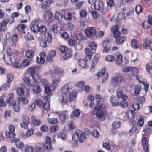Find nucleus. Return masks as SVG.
Masks as SVG:
<instances>
[{
	"mask_svg": "<svg viewBox=\"0 0 152 152\" xmlns=\"http://www.w3.org/2000/svg\"><path fill=\"white\" fill-rule=\"evenodd\" d=\"M105 107L104 105L97 104L93 111V114L96 115L99 119H104L106 113Z\"/></svg>",
	"mask_w": 152,
	"mask_h": 152,
	"instance_id": "f257e3e1",
	"label": "nucleus"
},
{
	"mask_svg": "<svg viewBox=\"0 0 152 152\" xmlns=\"http://www.w3.org/2000/svg\"><path fill=\"white\" fill-rule=\"evenodd\" d=\"M151 131L150 127H146L142 131V143L143 147V149L145 152H148V144L146 142V138L143 137L144 135L148 136L151 132Z\"/></svg>",
	"mask_w": 152,
	"mask_h": 152,
	"instance_id": "f03ea898",
	"label": "nucleus"
},
{
	"mask_svg": "<svg viewBox=\"0 0 152 152\" xmlns=\"http://www.w3.org/2000/svg\"><path fill=\"white\" fill-rule=\"evenodd\" d=\"M71 88H69L68 84L65 85L63 86L61 90L62 95L60 96L59 100L61 101L62 103L66 104L67 102V95L69 93V91Z\"/></svg>",
	"mask_w": 152,
	"mask_h": 152,
	"instance_id": "7ed1b4c3",
	"label": "nucleus"
},
{
	"mask_svg": "<svg viewBox=\"0 0 152 152\" xmlns=\"http://www.w3.org/2000/svg\"><path fill=\"white\" fill-rule=\"evenodd\" d=\"M54 114L59 115L58 118L62 123H65L69 118V113L67 111H64L61 112H56L53 113Z\"/></svg>",
	"mask_w": 152,
	"mask_h": 152,
	"instance_id": "20e7f679",
	"label": "nucleus"
},
{
	"mask_svg": "<svg viewBox=\"0 0 152 152\" xmlns=\"http://www.w3.org/2000/svg\"><path fill=\"white\" fill-rule=\"evenodd\" d=\"M106 71V68L105 67L103 68L100 71L98 72L96 74L97 76L98 77H102H102V82L103 83H105V82L108 78V74L107 73H105Z\"/></svg>",
	"mask_w": 152,
	"mask_h": 152,
	"instance_id": "39448f33",
	"label": "nucleus"
},
{
	"mask_svg": "<svg viewBox=\"0 0 152 152\" xmlns=\"http://www.w3.org/2000/svg\"><path fill=\"white\" fill-rule=\"evenodd\" d=\"M24 82L29 86H32L35 84L36 80L33 75H29L24 78Z\"/></svg>",
	"mask_w": 152,
	"mask_h": 152,
	"instance_id": "423d86ee",
	"label": "nucleus"
},
{
	"mask_svg": "<svg viewBox=\"0 0 152 152\" xmlns=\"http://www.w3.org/2000/svg\"><path fill=\"white\" fill-rule=\"evenodd\" d=\"M119 27L118 25H115L112 26L111 30L112 32L114 38H118L121 33L118 31Z\"/></svg>",
	"mask_w": 152,
	"mask_h": 152,
	"instance_id": "0eeeda50",
	"label": "nucleus"
},
{
	"mask_svg": "<svg viewBox=\"0 0 152 152\" xmlns=\"http://www.w3.org/2000/svg\"><path fill=\"white\" fill-rule=\"evenodd\" d=\"M85 33L88 37H90L93 34L97 33V31L94 27H88L85 30Z\"/></svg>",
	"mask_w": 152,
	"mask_h": 152,
	"instance_id": "6e6552de",
	"label": "nucleus"
},
{
	"mask_svg": "<svg viewBox=\"0 0 152 152\" xmlns=\"http://www.w3.org/2000/svg\"><path fill=\"white\" fill-rule=\"evenodd\" d=\"M50 96L49 95H47L45 96L44 97V99H46V102L43 103V108L44 110L48 111L50 109V100L49 98Z\"/></svg>",
	"mask_w": 152,
	"mask_h": 152,
	"instance_id": "1a4fd4ad",
	"label": "nucleus"
},
{
	"mask_svg": "<svg viewBox=\"0 0 152 152\" xmlns=\"http://www.w3.org/2000/svg\"><path fill=\"white\" fill-rule=\"evenodd\" d=\"M13 96L14 94L12 93H11L9 95L7 102L10 106L14 105L16 103V101L13 98Z\"/></svg>",
	"mask_w": 152,
	"mask_h": 152,
	"instance_id": "9d476101",
	"label": "nucleus"
},
{
	"mask_svg": "<svg viewBox=\"0 0 152 152\" xmlns=\"http://www.w3.org/2000/svg\"><path fill=\"white\" fill-rule=\"evenodd\" d=\"M109 43L108 39L103 41L102 44V46L103 48L102 52L104 53H107L110 51V48L107 46V44Z\"/></svg>",
	"mask_w": 152,
	"mask_h": 152,
	"instance_id": "9b49d317",
	"label": "nucleus"
},
{
	"mask_svg": "<svg viewBox=\"0 0 152 152\" xmlns=\"http://www.w3.org/2000/svg\"><path fill=\"white\" fill-rule=\"evenodd\" d=\"M81 131L79 130H77L72 133V140H77L79 138V135L81 134Z\"/></svg>",
	"mask_w": 152,
	"mask_h": 152,
	"instance_id": "f8f14e48",
	"label": "nucleus"
},
{
	"mask_svg": "<svg viewBox=\"0 0 152 152\" xmlns=\"http://www.w3.org/2000/svg\"><path fill=\"white\" fill-rule=\"evenodd\" d=\"M81 131L79 130H77L72 133V140H77L79 138V135L81 134Z\"/></svg>",
	"mask_w": 152,
	"mask_h": 152,
	"instance_id": "ddd939ff",
	"label": "nucleus"
},
{
	"mask_svg": "<svg viewBox=\"0 0 152 152\" xmlns=\"http://www.w3.org/2000/svg\"><path fill=\"white\" fill-rule=\"evenodd\" d=\"M122 80V79L120 76L113 77L111 78V83L113 85L115 83L118 84L121 83Z\"/></svg>",
	"mask_w": 152,
	"mask_h": 152,
	"instance_id": "4468645a",
	"label": "nucleus"
},
{
	"mask_svg": "<svg viewBox=\"0 0 152 152\" xmlns=\"http://www.w3.org/2000/svg\"><path fill=\"white\" fill-rule=\"evenodd\" d=\"M44 145L45 149L48 150L51 148V138L50 137L47 136L46 137L45 143Z\"/></svg>",
	"mask_w": 152,
	"mask_h": 152,
	"instance_id": "2eb2a0df",
	"label": "nucleus"
},
{
	"mask_svg": "<svg viewBox=\"0 0 152 152\" xmlns=\"http://www.w3.org/2000/svg\"><path fill=\"white\" fill-rule=\"evenodd\" d=\"M35 148L37 152H42L45 149V145L42 143L37 144Z\"/></svg>",
	"mask_w": 152,
	"mask_h": 152,
	"instance_id": "dca6fc26",
	"label": "nucleus"
},
{
	"mask_svg": "<svg viewBox=\"0 0 152 152\" xmlns=\"http://www.w3.org/2000/svg\"><path fill=\"white\" fill-rule=\"evenodd\" d=\"M8 23V19H3L0 23V30L4 31L6 29V27Z\"/></svg>",
	"mask_w": 152,
	"mask_h": 152,
	"instance_id": "f3484780",
	"label": "nucleus"
},
{
	"mask_svg": "<svg viewBox=\"0 0 152 152\" xmlns=\"http://www.w3.org/2000/svg\"><path fill=\"white\" fill-rule=\"evenodd\" d=\"M40 57L39 58L37 57L36 58L37 61V63L39 64H43L45 62L44 58L45 56V53H42L41 54H40Z\"/></svg>",
	"mask_w": 152,
	"mask_h": 152,
	"instance_id": "a211bd4d",
	"label": "nucleus"
},
{
	"mask_svg": "<svg viewBox=\"0 0 152 152\" xmlns=\"http://www.w3.org/2000/svg\"><path fill=\"white\" fill-rule=\"evenodd\" d=\"M116 97L115 96H112L110 97V102L112 106L115 107L119 105L118 102H116Z\"/></svg>",
	"mask_w": 152,
	"mask_h": 152,
	"instance_id": "6ab92c4d",
	"label": "nucleus"
},
{
	"mask_svg": "<svg viewBox=\"0 0 152 152\" xmlns=\"http://www.w3.org/2000/svg\"><path fill=\"white\" fill-rule=\"evenodd\" d=\"M79 65L81 67L86 69L88 68V66L86 64V62L83 59H79L78 61Z\"/></svg>",
	"mask_w": 152,
	"mask_h": 152,
	"instance_id": "aec40b11",
	"label": "nucleus"
},
{
	"mask_svg": "<svg viewBox=\"0 0 152 152\" xmlns=\"http://www.w3.org/2000/svg\"><path fill=\"white\" fill-rule=\"evenodd\" d=\"M76 93L75 91H73L69 93V98L70 102L74 101L77 97Z\"/></svg>",
	"mask_w": 152,
	"mask_h": 152,
	"instance_id": "412c9836",
	"label": "nucleus"
},
{
	"mask_svg": "<svg viewBox=\"0 0 152 152\" xmlns=\"http://www.w3.org/2000/svg\"><path fill=\"white\" fill-rule=\"evenodd\" d=\"M32 123L35 126H37L40 125L42 122L39 120H37L36 119L35 116H32Z\"/></svg>",
	"mask_w": 152,
	"mask_h": 152,
	"instance_id": "4be33fe9",
	"label": "nucleus"
},
{
	"mask_svg": "<svg viewBox=\"0 0 152 152\" xmlns=\"http://www.w3.org/2000/svg\"><path fill=\"white\" fill-rule=\"evenodd\" d=\"M131 46L133 48L137 49L139 46V42L137 40L135 39H133L131 42Z\"/></svg>",
	"mask_w": 152,
	"mask_h": 152,
	"instance_id": "5701e85b",
	"label": "nucleus"
},
{
	"mask_svg": "<svg viewBox=\"0 0 152 152\" xmlns=\"http://www.w3.org/2000/svg\"><path fill=\"white\" fill-rule=\"evenodd\" d=\"M85 52L87 56V60H90L92 55V52L88 48H86L85 50Z\"/></svg>",
	"mask_w": 152,
	"mask_h": 152,
	"instance_id": "b1692460",
	"label": "nucleus"
},
{
	"mask_svg": "<svg viewBox=\"0 0 152 152\" xmlns=\"http://www.w3.org/2000/svg\"><path fill=\"white\" fill-rule=\"evenodd\" d=\"M122 91L120 90H118L117 92V95L118 98L122 99H126L127 96L125 95H123Z\"/></svg>",
	"mask_w": 152,
	"mask_h": 152,
	"instance_id": "393cba45",
	"label": "nucleus"
},
{
	"mask_svg": "<svg viewBox=\"0 0 152 152\" xmlns=\"http://www.w3.org/2000/svg\"><path fill=\"white\" fill-rule=\"evenodd\" d=\"M27 72L28 74L33 75L36 72V69L34 67H31L27 69Z\"/></svg>",
	"mask_w": 152,
	"mask_h": 152,
	"instance_id": "a878e982",
	"label": "nucleus"
},
{
	"mask_svg": "<svg viewBox=\"0 0 152 152\" xmlns=\"http://www.w3.org/2000/svg\"><path fill=\"white\" fill-rule=\"evenodd\" d=\"M144 42L142 45L143 48L148 49L151 43V41L150 40H144Z\"/></svg>",
	"mask_w": 152,
	"mask_h": 152,
	"instance_id": "bb28decb",
	"label": "nucleus"
},
{
	"mask_svg": "<svg viewBox=\"0 0 152 152\" xmlns=\"http://www.w3.org/2000/svg\"><path fill=\"white\" fill-rule=\"evenodd\" d=\"M39 42L40 45L42 47L45 48L47 46V43L46 39H39Z\"/></svg>",
	"mask_w": 152,
	"mask_h": 152,
	"instance_id": "cd10ccee",
	"label": "nucleus"
},
{
	"mask_svg": "<svg viewBox=\"0 0 152 152\" xmlns=\"http://www.w3.org/2000/svg\"><path fill=\"white\" fill-rule=\"evenodd\" d=\"M39 26L36 24L33 25L31 27V31L34 33L39 32Z\"/></svg>",
	"mask_w": 152,
	"mask_h": 152,
	"instance_id": "c85d7f7f",
	"label": "nucleus"
},
{
	"mask_svg": "<svg viewBox=\"0 0 152 152\" xmlns=\"http://www.w3.org/2000/svg\"><path fill=\"white\" fill-rule=\"evenodd\" d=\"M48 121L49 123L52 124H57L58 122V118H50L48 119Z\"/></svg>",
	"mask_w": 152,
	"mask_h": 152,
	"instance_id": "c756f323",
	"label": "nucleus"
},
{
	"mask_svg": "<svg viewBox=\"0 0 152 152\" xmlns=\"http://www.w3.org/2000/svg\"><path fill=\"white\" fill-rule=\"evenodd\" d=\"M15 143L16 147L22 149L24 146V144L20 140H17L16 141Z\"/></svg>",
	"mask_w": 152,
	"mask_h": 152,
	"instance_id": "7c9ffc66",
	"label": "nucleus"
},
{
	"mask_svg": "<svg viewBox=\"0 0 152 152\" xmlns=\"http://www.w3.org/2000/svg\"><path fill=\"white\" fill-rule=\"evenodd\" d=\"M18 100L20 103H21L23 104H28L29 101L27 99L23 97H19Z\"/></svg>",
	"mask_w": 152,
	"mask_h": 152,
	"instance_id": "2f4dec72",
	"label": "nucleus"
},
{
	"mask_svg": "<svg viewBox=\"0 0 152 152\" xmlns=\"http://www.w3.org/2000/svg\"><path fill=\"white\" fill-rule=\"evenodd\" d=\"M133 112V110L128 111L126 112V115L129 119H132L134 117Z\"/></svg>",
	"mask_w": 152,
	"mask_h": 152,
	"instance_id": "473e14b6",
	"label": "nucleus"
},
{
	"mask_svg": "<svg viewBox=\"0 0 152 152\" xmlns=\"http://www.w3.org/2000/svg\"><path fill=\"white\" fill-rule=\"evenodd\" d=\"M122 56L121 54L118 55L115 59V62L116 64H120L122 62Z\"/></svg>",
	"mask_w": 152,
	"mask_h": 152,
	"instance_id": "72a5a7b5",
	"label": "nucleus"
},
{
	"mask_svg": "<svg viewBox=\"0 0 152 152\" xmlns=\"http://www.w3.org/2000/svg\"><path fill=\"white\" fill-rule=\"evenodd\" d=\"M34 54V52L32 50H28L26 52V56L28 58H31Z\"/></svg>",
	"mask_w": 152,
	"mask_h": 152,
	"instance_id": "f704fd0d",
	"label": "nucleus"
},
{
	"mask_svg": "<svg viewBox=\"0 0 152 152\" xmlns=\"http://www.w3.org/2000/svg\"><path fill=\"white\" fill-rule=\"evenodd\" d=\"M88 44L92 50H95L96 49L97 47V45L94 42L92 41L89 42Z\"/></svg>",
	"mask_w": 152,
	"mask_h": 152,
	"instance_id": "c9c22d12",
	"label": "nucleus"
},
{
	"mask_svg": "<svg viewBox=\"0 0 152 152\" xmlns=\"http://www.w3.org/2000/svg\"><path fill=\"white\" fill-rule=\"evenodd\" d=\"M5 134L7 137L10 138H15V136L14 132H7L5 133Z\"/></svg>",
	"mask_w": 152,
	"mask_h": 152,
	"instance_id": "e433bc0d",
	"label": "nucleus"
},
{
	"mask_svg": "<svg viewBox=\"0 0 152 152\" xmlns=\"http://www.w3.org/2000/svg\"><path fill=\"white\" fill-rule=\"evenodd\" d=\"M55 16L56 19L58 20H60L62 18L61 13L59 12H57L55 13Z\"/></svg>",
	"mask_w": 152,
	"mask_h": 152,
	"instance_id": "4c0bfd02",
	"label": "nucleus"
},
{
	"mask_svg": "<svg viewBox=\"0 0 152 152\" xmlns=\"http://www.w3.org/2000/svg\"><path fill=\"white\" fill-rule=\"evenodd\" d=\"M80 136L79 137V141L80 142H84L86 139V137L85 135V134L82 133L81 132V134H80Z\"/></svg>",
	"mask_w": 152,
	"mask_h": 152,
	"instance_id": "58836bf2",
	"label": "nucleus"
},
{
	"mask_svg": "<svg viewBox=\"0 0 152 152\" xmlns=\"http://www.w3.org/2000/svg\"><path fill=\"white\" fill-rule=\"evenodd\" d=\"M34 148L30 146H26L25 148V152H34Z\"/></svg>",
	"mask_w": 152,
	"mask_h": 152,
	"instance_id": "ea45409f",
	"label": "nucleus"
},
{
	"mask_svg": "<svg viewBox=\"0 0 152 152\" xmlns=\"http://www.w3.org/2000/svg\"><path fill=\"white\" fill-rule=\"evenodd\" d=\"M105 59L107 61L112 62L114 60L115 57L112 55H108L106 56Z\"/></svg>",
	"mask_w": 152,
	"mask_h": 152,
	"instance_id": "a19ab883",
	"label": "nucleus"
},
{
	"mask_svg": "<svg viewBox=\"0 0 152 152\" xmlns=\"http://www.w3.org/2000/svg\"><path fill=\"white\" fill-rule=\"evenodd\" d=\"M17 92L18 94L20 96L23 95L24 94V90L21 88H17Z\"/></svg>",
	"mask_w": 152,
	"mask_h": 152,
	"instance_id": "79ce46f5",
	"label": "nucleus"
},
{
	"mask_svg": "<svg viewBox=\"0 0 152 152\" xmlns=\"http://www.w3.org/2000/svg\"><path fill=\"white\" fill-rule=\"evenodd\" d=\"M60 50L62 53H65L68 52V50L67 47L65 46H61L59 48Z\"/></svg>",
	"mask_w": 152,
	"mask_h": 152,
	"instance_id": "37998d69",
	"label": "nucleus"
},
{
	"mask_svg": "<svg viewBox=\"0 0 152 152\" xmlns=\"http://www.w3.org/2000/svg\"><path fill=\"white\" fill-rule=\"evenodd\" d=\"M95 98L96 99H98L99 102L103 101L105 99L104 96H102V95L100 96L99 94L97 95L96 96Z\"/></svg>",
	"mask_w": 152,
	"mask_h": 152,
	"instance_id": "c03bdc74",
	"label": "nucleus"
},
{
	"mask_svg": "<svg viewBox=\"0 0 152 152\" xmlns=\"http://www.w3.org/2000/svg\"><path fill=\"white\" fill-rule=\"evenodd\" d=\"M54 72L56 74H61L63 72V70L58 67H56L54 69Z\"/></svg>",
	"mask_w": 152,
	"mask_h": 152,
	"instance_id": "a18cd8bd",
	"label": "nucleus"
},
{
	"mask_svg": "<svg viewBox=\"0 0 152 152\" xmlns=\"http://www.w3.org/2000/svg\"><path fill=\"white\" fill-rule=\"evenodd\" d=\"M142 10V7L141 5H136L135 10L137 14H139L140 13H141Z\"/></svg>",
	"mask_w": 152,
	"mask_h": 152,
	"instance_id": "49530a36",
	"label": "nucleus"
},
{
	"mask_svg": "<svg viewBox=\"0 0 152 152\" xmlns=\"http://www.w3.org/2000/svg\"><path fill=\"white\" fill-rule=\"evenodd\" d=\"M120 122L119 121H115L112 124L113 127L114 129L118 128L120 126Z\"/></svg>",
	"mask_w": 152,
	"mask_h": 152,
	"instance_id": "de8ad7c7",
	"label": "nucleus"
},
{
	"mask_svg": "<svg viewBox=\"0 0 152 152\" xmlns=\"http://www.w3.org/2000/svg\"><path fill=\"white\" fill-rule=\"evenodd\" d=\"M12 106L13 107V109L15 112H18L20 111V106L19 104H17L15 103L14 105Z\"/></svg>",
	"mask_w": 152,
	"mask_h": 152,
	"instance_id": "09e8293b",
	"label": "nucleus"
},
{
	"mask_svg": "<svg viewBox=\"0 0 152 152\" xmlns=\"http://www.w3.org/2000/svg\"><path fill=\"white\" fill-rule=\"evenodd\" d=\"M33 91L35 93H39L41 91V88L38 86H34L33 88Z\"/></svg>",
	"mask_w": 152,
	"mask_h": 152,
	"instance_id": "8fccbe9b",
	"label": "nucleus"
},
{
	"mask_svg": "<svg viewBox=\"0 0 152 152\" xmlns=\"http://www.w3.org/2000/svg\"><path fill=\"white\" fill-rule=\"evenodd\" d=\"M103 146L104 148L107 150H109L111 147L110 144L109 142H107L103 143Z\"/></svg>",
	"mask_w": 152,
	"mask_h": 152,
	"instance_id": "3c124183",
	"label": "nucleus"
},
{
	"mask_svg": "<svg viewBox=\"0 0 152 152\" xmlns=\"http://www.w3.org/2000/svg\"><path fill=\"white\" fill-rule=\"evenodd\" d=\"M122 99V100L120 102V104H119V105L120 104L121 106L124 108L127 107L128 105V103L125 100V99Z\"/></svg>",
	"mask_w": 152,
	"mask_h": 152,
	"instance_id": "603ef678",
	"label": "nucleus"
},
{
	"mask_svg": "<svg viewBox=\"0 0 152 152\" xmlns=\"http://www.w3.org/2000/svg\"><path fill=\"white\" fill-rule=\"evenodd\" d=\"M45 17L46 20H50L52 18V15L50 12H48L45 15Z\"/></svg>",
	"mask_w": 152,
	"mask_h": 152,
	"instance_id": "864d4df0",
	"label": "nucleus"
},
{
	"mask_svg": "<svg viewBox=\"0 0 152 152\" xmlns=\"http://www.w3.org/2000/svg\"><path fill=\"white\" fill-rule=\"evenodd\" d=\"M34 103L37 106L39 107H41L42 105V102L40 99H37L35 100Z\"/></svg>",
	"mask_w": 152,
	"mask_h": 152,
	"instance_id": "5fc2aeb1",
	"label": "nucleus"
},
{
	"mask_svg": "<svg viewBox=\"0 0 152 152\" xmlns=\"http://www.w3.org/2000/svg\"><path fill=\"white\" fill-rule=\"evenodd\" d=\"M26 25L24 24H20L18 26V29L20 31H22L26 28Z\"/></svg>",
	"mask_w": 152,
	"mask_h": 152,
	"instance_id": "6e6d98bb",
	"label": "nucleus"
},
{
	"mask_svg": "<svg viewBox=\"0 0 152 152\" xmlns=\"http://www.w3.org/2000/svg\"><path fill=\"white\" fill-rule=\"evenodd\" d=\"M92 134L93 136L95 138H98L100 136L99 132L97 130H94Z\"/></svg>",
	"mask_w": 152,
	"mask_h": 152,
	"instance_id": "4d7b16f0",
	"label": "nucleus"
},
{
	"mask_svg": "<svg viewBox=\"0 0 152 152\" xmlns=\"http://www.w3.org/2000/svg\"><path fill=\"white\" fill-rule=\"evenodd\" d=\"M12 65L13 67L17 69H20L21 67L20 63L17 61H15L13 64Z\"/></svg>",
	"mask_w": 152,
	"mask_h": 152,
	"instance_id": "13d9d810",
	"label": "nucleus"
},
{
	"mask_svg": "<svg viewBox=\"0 0 152 152\" xmlns=\"http://www.w3.org/2000/svg\"><path fill=\"white\" fill-rule=\"evenodd\" d=\"M124 41V40L123 39H115V42L118 45L123 43Z\"/></svg>",
	"mask_w": 152,
	"mask_h": 152,
	"instance_id": "bf43d9fd",
	"label": "nucleus"
},
{
	"mask_svg": "<svg viewBox=\"0 0 152 152\" xmlns=\"http://www.w3.org/2000/svg\"><path fill=\"white\" fill-rule=\"evenodd\" d=\"M96 63L92 62L91 64L90 67V69L91 72H94L95 71V68L96 66Z\"/></svg>",
	"mask_w": 152,
	"mask_h": 152,
	"instance_id": "052dcab7",
	"label": "nucleus"
},
{
	"mask_svg": "<svg viewBox=\"0 0 152 152\" xmlns=\"http://www.w3.org/2000/svg\"><path fill=\"white\" fill-rule=\"evenodd\" d=\"M58 126L56 125L51 127L50 129V131L52 132H55L58 130Z\"/></svg>",
	"mask_w": 152,
	"mask_h": 152,
	"instance_id": "680f3d73",
	"label": "nucleus"
},
{
	"mask_svg": "<svg viewBox=\"0 0 152 152\" xmlns=\"http://www.w3.org/2000/svg\"><path fill=\"white\" fill-rule=\"evenodd\" d=\"M65 53V54L63 56L64 60H66L72 56L71 53L70 51H69L68 52H67V53Z\"/></svg>",
	"mask_w": 152,
	"mask_h": 152,
	"instance_id": "e2e57ef3",
	"label": "nucleus"
},
{
	"mask_svg": "<svg viewBox=\"0 0 152 152\" xmlns=\"http://www.w3.org/2000/svg\"><path fill=\"white\" fill-rule=\"evenodd\" d=\"M29 65V61L28 59H25L22 63V66L23 67H27Z\"/></svg>",
	"mask_w": 152,
	"mask_h": 152,
	"instance_id": "0e129e2a",
	"label": "nucleus"
},
{
	"mask_svg": "<svg viewBox=\"0 0 152 152\" xmlns=\"http://www.w3.org/2000/svg\"><path fill=\"white\" fill-rule=\"evenodd\" d=\"M2 41L3 45V50L5 49L7 43L9 41L8 39H2Z\"/></svg>",
	"mask_w": 152,
	"mask_h": 152,
	"instance_id": "69168bd1",
	"label": "nucleus"
},
{
	"mask_svg": "<svg viewBox=\"0 0 152 152\" xmlns=\"http://www.w3.org/2000/svg\"><path fill=\"white\" fill-rule=\"evenodd\" d=\"M141 90V88L139 86H137L134 88V94L136 96H137L139 94L140 91Z\"/></svg>",
	"mask_w": 152,
	"mask_h": 152,
	"instance_id": "338daca9",
	"label": "nucleus"
},
{
	"mask_svg": "<svg viewBox=\"0 0 152 152\" xmlns=\"http://www.w3.org/2000/svg\"><path fill=\"white\" fill-rule=\"evenodd\" d=\"M64 17V18L67 20H70L72 18V15L70 13L65 14Z\"/></svg>",
	"mask_w": 152,
	"mask_h": 152,
	"instance_id": "774afa93",
	"label": "nucleus"
}]
</instances>
